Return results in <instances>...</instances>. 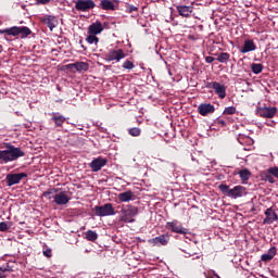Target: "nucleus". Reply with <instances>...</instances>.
Here are the masks:
<instances>
[{
	"mask_svg": "<svg viewBox=\"0 0 278 278\" xmlns=\"http://www.w3.org/2000/svg\"><path fill=\"white\" fill-rule=\"evenodd\" d=\"M148 242L149 244H153V247H166V244L170 242V235L167 232L159 237L149 239Z\"/></svg>",
	"mask_w": 278,
	"mask_h": 278,
	"instance_id": "obj_11",
	"label": "nucleus"
},
{
	"mask_svg": "<svg viewBox=\"0 0 278 278\" xmlns=\"http://www.w3.org/2000/svg\"><path fill=\"white\" fill-rule=\"evenodd\" d=\"M0 34H5V29H0Z\"/></svg>",
	"mask_w": 278,
	"mask_h": 278,
	"instance_id": "obj_46",
	"label": "nucleus"
},
{
	"mask_svg": "<svg viewBox=\"0 0 278 278\" xmlns=\"http://www.w3.org/2000/svg\"><path fill=\"white\" fill-rule=\"evenodd\" d=\"M5 149L0 150V164H9V162H16L18 157H25V152L12 143H5Z\"/></svg>",
	"mask_w": 278,
	"mask_h": 278,
	"instance_id": "obj_1",
	"label": "nucleus"
},
{
	"mask_svg": "<svg viewBox=\"0 0 278 278\" xmlns=\"http://www.w3.org/2000/svg\"><path fill=\"white\" fill-rule=\"evenodd\" d=\"M277 255V248L271 247L267 254L261 256L262 262H270Z\"/></svg>",
	"mask_w": 278,
	"mask_h": 278,
	"instance_id": "obj_25",
	"label": "nucleus"
},
{
	"mask_svg": "<svg viewBox=\"0 0 278 278\" xmlns=\"http://www.w3.org/2000/svg\"><path fill=\"white\" fill-rule=\"evenodd\" d=\"M117 199L118 201H121V203H127L134 199V192L131 190L125 191L123 193H119L117 195Z\"/></svg>",
	"mask_w": 278,
	"mask_h": 278,
	"instance_id": "obj_24",
	"label": "nucleus"
},
{
	"mask_svg": "<svg viewBox=\"0 0 278 278\" xmlns=\"http://www.w3.org/2000/svg\"><path fill=\"white\" fill-rule=\"evenodd\" d=\"M53 192H58L56 189H49L46 192L42 193V197H46L49 199V201H51V194H53Z\"/></svg>",
	"mask_w": 278,
	"mask_h": 278,
	"instance_id": "obj_36",
	"label": "nucleus"
},
{
	"mask_svg": "<svg viewBox=\"0 0 278 278\" xmlns=\"http://www.w3.org/2000/svg\"><path fill=\"white\" fill-rule=\"evenodd\" d=\"M184 253H186L189 257H192V256L197 255V252L191 251V250H189V251L185 250Z\"/></svg>",
	"mask_w": 278,
	"mask_h": 278,
	"instance_id": "obj_42",
	"label": "nucleus"
},
{
	"mask_svg": "<svg viewBox=\"0 0 278 278\" xmlns=\"http://www.w3.org/2000/svg\"><path fill=\"white\" fill-rule=\"evenodd\" d=\"M257 46H255V41L252 39H247L243 43V47L240 49V53H251V51H255Z\"/></svg>",
	"mask_w": 278,
	"mask_h": 278,
	"instance_id": "obj_21",
	"label": "nucleus"
},
{
	"mask_svg": "<svg viewBox=\"0 0 278 278\" xmlns=\"http://www.w3.org/2000/svg\"><path fill=\"white\" fill-rule=\"evenodd\" d=\"M8 271H10V268H8V267H0L1 275H3V273H8Z\"/></svg>",
	"mask_w": 278,
	"mask_h": 278,
	"instance_id": "obj_44",
	"label": "nucleus"
},
{
	"mask_svg": "<svg viewBox=\"0 0 278 278\" xmlns=\"http://www.w3.org/2000/svg\"><path fill=\"white\" fill-rule=\"evenodd\" d=\"M51 121L54 122L55 127H62L64 123H66V117L64 115H60L59 113H51L50 114Z\"/></svg>",
	"mask_w": 278,
	"mask_h": 278,
	"instance_id": "obj_23",
	"label": "nucleus"
},
{
	"mask_svg": "<svg viewBox=\"0 0 278 278\" xmlns=\"http://www.w3.org/2000/svg\"><path fill=\"white\" fill-rule=\"evenodd\" d=\"M165 227H166V229H168L173 233H180L181 236H186L188 233V228H185L181 225V222H179L177 219H173L172 222H167Z\"/></svg>",
	"mask_w": 278,
	"mask_h": 278,
	"instance_id": "obj_5",
	"label": "nucleus"
},
{
	"mask_svg": "<svg viewBox=\"0 0 278 278\" xmlns=\"http://www.w3.org/2000/svg\"><path fill=\"white\" fill-rule=\"evenodd\" d=\"M214 60H216L214 56H206L205 58L206 64H212V62H214Z\"/></svg>",
	"mask_w": 278,
	"mask_h": 278,
	"instance_id": "obj_43",
	"label": "nucleus"
},
{
	"mask_svg": "<svg viewBox=\"0 0 278 278\" xmlns=\"http://www.w3.org/2000/svg\"><path fill=\"white\" fill-rule=\"evenodd\" d=\"M128 134L129 136H132V138H138V136L142 134V130L138 127H132L128 129Z\"/></svg>",
	"mask_w": 278,
	"mask_h": 278,
	"instance_id": "obj_33",
	"label": "nucleus"
},
{
	"mask_svg": "<svg viewBox=\"0 0 278 278\" xmlns=\"http://www.w3.org/2000/svg\"><path fill=\"white\" fill-rule=\"evenodd\" d=\"M121 214L119 220H122V223H136L134 217L138 216V206L131 204L123 206Z\"/></svg>",
	"mask_w": 278,
	"mask_h": 278,
	"instance_id": "obj_3",
	"label": "nucleus"
},
{
	"mask_svg": "<svg viewBox=\"0 0 278 278\" xmlns=\"http://www.w3.org/2000/svg\"><path fill=\"white\" fill-rule=\"evenodd\" d=\"M85 236L88 242H97V240L99 239V235L94 230H87Z\"/></svg>",
	"mask_w": 278,
	"mask_h": 278,
	"instance_id": "obj_27",
	"label": "nucleus"
},
{
	"mask_svg": "<svg viewBox=\"0 0 278 278\" xmlns=\"http://www.w3.org/2000/svg\"><path fill=\"white\" fill-rule=\"evenodd\" d=\"M256 114L257 116H261V118H275V115L277 114V108L276 106L257 108Z\"/></svg>",
	"mask_w": 278,
	"mask_h": 278,
	"instance_id": "obj_10",
	"label": "nucleus"
},
{
	"mask_svg": "<svg viewBox=\"0 0 278 278\" xmlns=\"http://www.w3.org/2000/svg\"><path fill=\"white\" fill-rule=\"evenodd\" d=\"M27 177V173L20 174H8L7 175V186H16V184H21L23 179Z\"/></svg>",
	"mask_w": 278,
	"mask_h": 278,
	"instance_id": "obj_14",
	"label": "nucleus"
},
{
	"mask_svg": "<svg viewBox=\"0 0 278 278\" xmlns=\"http://www.w3.org/2000/svg\"><path fill=\"white\" fill-rule=\"evenodd\" d=\"M206 88H212L219 99H225V97H227V87L218 81L208 83Z\"/></svg>",
	"mask_w": 278,
	"mask_h": 278,
	"instance_id": "obj_9",
	"label": "nucleus"
},
{
	"mask_svg": "<svg viewBox=\"0 0 278 278\" xmlns=\"http://www.w3.org/2000/svg\"><path fill=\"white\" fill-rule=\"evenodd\" d=\"M275 177L278 179V166L269 167L263 173V179L268 184H275Z\"/></svg>",
	"mask_w": 278,
	"mask_h": 278,
	"instance_id": "obj_12",
	"label": "nucleus"
},
{
	"mask_svg": "<svg viewBox=\"0 0 278 278\" xmlns=\"http://www.w3.org/2000/svg\"><path fill=\"white\" fill-rule=\"evenodd\" d=\"M79 45H80L81 49H84V51H86V48L84 47V39L79 40Z\"/></svg>",
	"mask_w": 278,
	"mask_h": 278,
	"instance_id": "obj_45",
	"label": "nucleus"
},
{
	"mask_svg": "<svg viewBox=\"0 0 278 278\" xmlns=\"http://www.w3.org/2000/svg\"><path fill=\"white\" fill-rule=\"evenodd\" d=\"M238 175L243 184L247 182L248 179H251V170L247 168L239 170Z\"/></svg>",
	"mask_w": 278,
	"mask_h": 278,
	"instance_id": "obj_28",
	"label": "nucleus"
},
{
	"mask_svg": "<svg viewBox=\"0 0 278 278\" xmlns=\"http://www.w3.org/2000/svg\"><path fill=\"white\" fill-rule=\"evenodd\" d=\"M214 112H216V108L214 106V104L201 103L198 106V113L200 114V116H210V114H214Z\"/></svg>",
	"mask_w": 278,
	"mask_h": 278,
	"instance_id": "obj_15",
	"label": "nucleus"
},
{
	"mask_svg": "<svg viewBox=\"0 0 278 278\" xmlns=\"http://www.w3.org/2000/svg\"><path fill=\"white\" fill-rule=\"evenodd\" d=\"M0 278H5V275L0 273Z\"/></svg>",
	"mask_w": 278,
	"mask_h": 278,
	"instance_id": "obj_47",
	"label": "nucleus"
},
{
	"mask_svg": "<svg viewBox=\"0 0 278 278\" xmlns=\"http://www.w3.org/2000/svg\"><path fill=\"white\" fill-rule=\"evenodd\" d=\"M101 31H103V24H101L100 21L92 23L88 27V34H91L93 36H98V34H101Z\"/></svg>",
	"mask_w": 278,
	"mask_h": 278,
	"instance_id": "obj_20",
	"label": "nucleus"
},
{
	"mask_svg": "<svg viewBox=\"0 0 278 278\" xmlns=\"http://www.w3.org/2000/svg\"><path fill=\"white\" fill-rule=\"evenodd\" d=\"M206 278H220L216 271L212 270L206 275Z\"/></svg>",
	"mask_w": 278,
	"mask_h": 278,
	"instance_id": "obj_38",
	"label": "nucleus"
},
{
	"mask_svg": "<svg viewBox=\"0 0 278 278\" xmlns=\"http://www.w3.org/2000/svg\"><path fill=\"white\" fill-rule=\"evenodd\" d=\"M38 5H47L48 3H51V0H36Z\"/></svg>",
	"mask_w": 278,
	"mask_h": 278,
	"instance_id": "obj_40",
	"label": "nucleus"
},
{
	"mask_svg": "<svg viewBox=\"0 0 278 278\" xmlns=\"http://www.w3.org/2000/svg\"><path fill=\"white\" fill-rule=\"evenodd\" d=\"M86 42H88V45H99V37H97V35L89 34L86 38Z\"/></svg>",
	"mask_w": 278,
	"mask_h": 278,
	"instance_id": "obj_31",
	"label": "nucleus"
},
{
	"mask_svg": "<svg viewBox=\"0 0 278 278\" xmlns=\"http://www.w3.org/2000/svg\"><path fill=\"white\" fill-rule=\"evenodd\" d=\"M127 54L124 49L110 50L109 53L105 54L106 62H121V60H125Z\"/></svg>",
	"mask_w": 278,
	"mask_h": 278,
	"instance_id": "obj_6",
	"label": "nucleus"
},
{
	"mask_svg": "<svg viewBox=\"0 0 278 278\" xmlns=\"http://www.w3.org/2000/svg\"><path fill=\"white\" fill-rule=\"evenodd\" d=\"M265 216L266 218L263 219V225H273V223L278 220V215L273 207L265 211Z\"/></svg>",
	"mask_w": 278,
	"mask_h": 278,
	"instance_id": "obj_18",
	"label": "nucleus"
},
{
	"mask_svg": "<svg viewBox=\"0 0 278 278\" xmlns=\"http://www.w3.org/2000/svg\"><path fill=\"white\" fill-rule=\"evenodd\" d=\"M176 10L179 14V16H182V18H190L192 16V12H194L193 5H177Z\"/></svg>",
	"mask_w": 278,
	"mask_h": 278,
	"instance_id": "obj_16",
	"label": "nucleus"
},
{
	"mask_svg": "<svg viewBox=\"0 0 278 278\" xmlns=\"http://www.w3.org/2000/svg\"><path fill=\"white\" fill-rule=\"evenodd\" d=\"M94 212H96V216H114V214H116V212L114 211V206L112 205V203H106L102 206H94Z\"/></svg>",
	"mask_w": 278,
	"mask_h": 278,
	"instance_id": "obj_7",
	"label": "nucleus"
},
{
	"mask_svg": "<svg viewBox=\"0 0 278 278\" xmlns=\"http://www.w3.org/2000/svg\"><path fill=\"white\" fill-rule=\"evenodd\" d=\"M66 68H75L76 71H78V73H81V72L89 71L90 64L86 62H76V63L67 64Z\"/></svg>",
	"mask_w": 278,
	"mask_h": 278,
	"instance_id": "obj_19",
	"label": "nucleus"
},
{
	"mask_svg": "<svg viewBox=\"0 0 278 278\" xmlns=\"http://www.w3.org/2000/svg\"><path fill=\"white\" fill-rule=\"evenodd\" d=\"M251 71L254 75H260V73L264 71V65H262V63H252Z\"/></svg>",
	"mask_w": 278,
	"mask_h": 278,
	"instance_id": "obj_29",
	"label": "nucleus"
},
{
	"mask_svg": "<svg viewBox=\"0 0 278 278\" xmlns=\"http://www.w3.org/2000/svg\"><path fill=\"white\" fill-rule=\"evenodd\" d=\"M10 229V226H8V223L2 222L0 223V231H8Z\"/></svg>",
	"mask_w": 278,
	"mask_h": 278,
	"instance_id": "obj_37",
	"label": "nucleus"
},
{
	"mask_svg": "<svg viewBox=\"0 0 278 278\" xmlns=\"http://www.w3.org/2000/svg\"><path fill=\"white\" fill-rule=\"evenodd\" d=\"M180 1H184L186 3L188 0H180Z\"/></svg>",
	"mask_w": 278,
	"mask_h": 278,
	"instance_id": "obj_48",
	"label": "nucleus"
},
{
	"mask_svg": "<svg viewBox=\"0 0 278 278\" xmlns=\"http://www.w3.org/2000/svg\"><path fill=\"white\" fill-rule=\"evenodd\" d=\"M236 112H237L236 106H227V108L224 109L223 114H224L225 116H228V115H233V114H236Z\"/></svg>",
	"mask_w": 278,
	"mask_h": 278,
	"instance_id": "obj_35",
	"label": "nucleus"
},
{
	"mask_svg": "<svg viewBox=\"0 0 278 278\" xmlns=\"http://www.w3.org/2000/svg\"><path fill=\"white\" fill-rule=\"evenodd\" d=\"M97 4L92 0H76L75 1V10L77 12H90V10H94Z\"/></svg>",
	"mask_w": 278,
	"mask_h": 278,
	"instance_id": "obj_8",
	"label": "nucleus"
},
{
	"mask_svg": "<svg viewBox=\"0 0 278 278\" xmlns=\"http://www.w3.org/2000/svg\"><path fill=\"white\" fill-rule=\"evenodd\" d=\"M7 36H22V38H27V36H30L31 29L27 26H13L11 28H5Z\"/></svg>",
	"mask_w": 278,
	"mask_h": 278,
	"instance_id": "obj_4",
	"label": "nucleus"
},
{
	"mask_svg": "<svg viewBox=\"0 0 278 278\" xmlns=\"http://www.w3.org/2000/svg\"><path fill=\"white\" fill-rule=\"evenodd\" d=\"M108 165V159H103L101 156L93 159L89 163V167L91 168L92 173H99L103 166Z\"/></svg>",
	"mask_w": 278,
	"mask_h": 278,
	"instance_id": "obj_13",
	"label": "nucleus"
},
{
	"mask_svg": "<svg viewBox=\"0 0 278 278\" xmlns=\"http://www.w3.org/2000/svg\"><path fill=\"white\" fill-rule=\"evenodd\" d=\"M40 21L43 25L49 27L50 31H53L58 25V18L53 15H43L40 17Z\"/></svg>",
	"mask_w": 278,
	"mask_h": 278,
	"instance_id": "obj_17",
	"label": "nucleus"
},
{
	"mask_svg": "<svg viewBox=\"0 0 278 278\" xmlns=\"http://www.w3.org/2000/svg\"><path fill=\"white\" fill-rule=\"evenodd\" d=\"M222 194L225 197H229L230 199H240L242 197H247V188L243 186H235L232 189H229V186L222 184L218 186Z\"/></svg>",
	"mask_w": 278,
	"mask_h": 278,
	"instance_id": "obj_2",
	"label": "nucleus"
},
{
	"mask_svg": "<svg viewBox=\"0 0 278 278\" xmlns=\"http://www.w3.org/2000/svg\"><path fill=\"white\" fill-rule=\"evenodd\" d=\"M125 12L126 14H134V12H138L139 8L134 5V4H130V3H126L125 4Z\"/></svg>",
	"mask_w": 278,
	"mask_h": 278,
	"instance_id": "obj_32",
	"label": "nucleus"
},
{
	"mask_svg": "<svg viewBox=\"0 0 278 278\" xmlns=\"http://www.w3.org/2000/svg\"><path fill=\"white\" fill-rule=\"evenodd\" d=\"M54 199V203H56V205H66V203H68V201H71V198H68V195H66V193L64 192H60L58 194H55L53 197Z\"/></svg>",
	"mask_w": 278,
	"mask_h": 278,
	"instance_id": "obj_22",
	"label": "nucleus"
},
{
	"mask_svg": "<svg viewBox=\"0 0 278 278\" xmlns=\"http://www.w3.org/2000/svg\"><path fill=\"white\" fill-rule=\"evenodd\" d=\"M43 255H45V257H51V255H52L51 249L45 250Z\"/></svg>",
	"mask_w": 278,
	"mask_h": 278,
	"instance_id": "obj_41",
	"label": "nucleus"
},
{
	"mask_svg": "<svg viewBox=\"0 0 278 278\" xmlns=\"http://www.w3.org/2000/svg\"><path fill=\"white\" fill-rule=\"evenodd\" d=\"M216 124L220 125L222 127H227V122H225V119L217 118Z\"/></svg>",
	"mask_w": 278,
	"mask_h": 278,
	"instance_id": "obj_39",
	"label": "nucleus"
},
{
	"mask_svg": "<svg viewBox=\"0 0 278 278\" xmlns=\"http://www.w3.org/2000/svg\"><path fill=\"white\" fill-rule=\"evenodd\" d=\"M100 8L102 10H112V11L116 10V5H114V2L110 0H101Z\"/></svg>",
	"mask_w": 278,
	"mask_h": 278,
	"instance_id": "obj_26",
	"label": "nucleus"
},
{
	"mask_svg": "<svg viewBox=\"0 0 278 278\" xmlns=\"http://www.w3.org/2000/svg\"><path fill=\"white\" fill-rule=\"evenodd\" d=\"M136 67V65L134 64V62L126 60L123 65L122 68H125V71H131Z\"/></svg>",
	"mask_w": 278,
	"mask_h": 278,
	"instance_id": "obj_34",
	"label": "nucleus"
},
{
	"mask_svg": "<svg viewBox=\"0 0 278 278\" xmlns=\"http://www.w3.org/2000/svg\"><path fill=\"white\" fill-rule=\"evenodd\" d=\"M231 58V55L227 52H222L218 54L217 56V61L220 62V64H227V62H229V59Z\"/></svg>",
	"mask_w": 278,
	"mask_h": 278,
	"instance_id": "obj_30",
	"label": "nucleus"
}]
</instances>
